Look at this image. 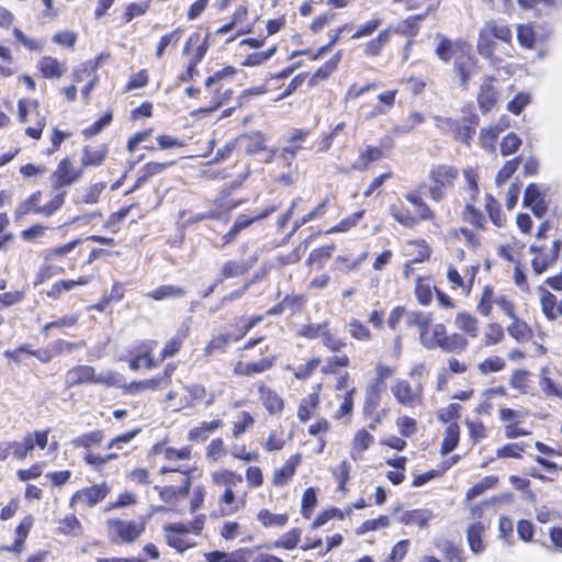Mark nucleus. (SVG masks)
Masks as SVG:
<instances>
[{
  "label": "nucleus",
  "instance_id": "nucleus-1",
  "mask_svg": "<svg viewBox=\"0 0 562 562\" xmlns=\"http://www.w3.org/2000/svg\"><path fill=\"white\" fill-rule=\"evenodd\" d=\"M211 484L222 490L217 504L222 516L234 515L246 507V493L238 495L235 487L243 482V476L228 469H217L211 472Z\"/></svg>",
  "mask_w": 562,
  "mask_h": 562
},
{
  "label": "nucleus",
  "instance_id": "nucleus-2",
  "mask_svg": "<svg viewBox=\"0 0 562 562\" xmlns=\"http://www.w3.org/2000/svg\"><path fill=\"white\" fill-rule=\"evenodd\" d=\"M495 38L509 44L512 42V31L505 23L497 21H487L479 33L476 49L479 54L496 65L497 59L494 56Z\"/></svg>",
  "mask_w": 562,
  "mask_h": 562
},
{
  "label": "nucleus",
  "instance_id": "nucleus-3",
  "mask_svg": "<svg viewBox=\"0 0 562 562\" xmlns=\"http://www.w3.org/2000/svg\"><path fill=\"white\" fill-rule=\"evenodd\" d=\"M205 515L196 516L189 524L172 522L164 526L167 543L178 552H184L194 546V542L187 536L192 532L199 535L205 524Z\"/></svg>",
  "mask_w": 562,
  "mask_h": 562
},
{
  "label": "nucleus",
  "instance_id": "nucleus-4",
  "mask_svg": "<svg viewBox=\"0 0 562 562\" xmlns=\"http://www.w3.org/2000/svg\"><path fill=\"white\" fill-rule=\"evenodd\" d=\"M191 472L192 470L189 467L181 469L162 467L160 474L179 473V485L154 486L158 491L160 499L169 505H176L184 499L191 486Z\"/></svg>",
  "mask_w": 562,
  "mask_h": 562
},
{
  "label": "nucleus",
  "instance_id": "nucleus-5",
  "mask_svg": "<svg viewBox=\"0 0 562 562\" xmlns=\"http://www.w3.org/2000/svg\"><path fill=\"white\" fill-rule=\"evenodd\" d=\"M458 173V169L452 166H434L429 171L428 183L426 184L429 196L436 202L443 200L447 190L453 187Z\"/></svg>",
  "mask_w": 562,
  "mask_h": 562
},
{
  "label": "nucleus",
  "instance_id": "nucleus-6",
  "mask_svg": "<svg viewBox=\"0 0 562 562\" xmlns=\"http://www.w3.org/2000/svg\"><path fill=\"white\" fill-rule=\"evenodd\" d=\"M109 538L115 543L134 542L145 530L143 522L109 519L106 521Z\"/></svg>",
  "mask_w": 562,
  "mask_h": 562
},
{
  "label": "nucleus",
  "instance_id": "nucleus-7",
  "mask_svg": "<svg viewBox=\"0 0 562 562\" xmlns=\"http://www.w3.org/2000/svg\"><path fill=\"white\" fill-rule=\"evenodd\" d=\"M562 248V239H555L550 247L530 246V252L533 255L531 266L536 274L543 273L549 267L553 266Z\"/></svg>",
  "mask_w": 562,
  "mask_h": 562
},
{
  "label": "nucleus",
  "instance_id": "nucleus-8",
  "mask_svg": "<svg viewBox=\"0 0 562 562\" xmlns=\"http://www.w3.org/2000/svg\"><path fill=\"white\" fill-rule=\"evenodd\" d=\"M82 172V168H76L70 159L64 158L50 175L52 186L56 190L70 187L81 178Z\"/></svg>",
  "mask_w": 562,
  "mask_h": 562
},
{
  "label": "nucleus",
  "instance_id": "nucleus-9",
  "mask_svg": "<svg viewBox=\"0 0 562 562\" xmlns=\"http://www.w3.org/2000/svg\"><path fill=\"white\" fill-rule=\"evenodd\" d=\"M110 492L106 483L92 485L77 491L70 498V507L75 508L77 505L92 507L105 498Z\"/></svg>",
  "mask_w": 562,
  "mask_h": 562
},
{
  "label": "nucleus",
  "instance_id": "nucleus-10",
  "mask_svg": "<svg viewBox=\"0 0 562 562\" xmlns=\"http://www.w3.org/2000/svg\"><path fill=\"white\" fill-rule=\"evenodd\" d=\"M477 271L479 266H471L467 267L462 274L456 267L450 266L447 270V280L451 289L460 290L462 294L468 295L473 288Z\"/></svg>",
  "mask_w": 562,
  "mask_h": 562
},
{
  "label": "nucleus",
  "instance_id": "nucleus-11",
  "mask_svg": "<svg viewBox=\"0 0 562 562\" xmlns=\"http://www.w3.org/2000/svg\"><path fill=\"white\" fill-rule=\"evenodd\" d=\"M476 58L471 54V47L454 59V71L459 76V83L463 90H468L469 81L476 74Z\"/></svg>",
  "mask_w": 562,
  "mask_h": 562
},
{
  "label": "nucleus",
  "instance_id": "nucleus-12",
  "mask_svg": "<svg viewBox=\"0 0 562 562\" xmlns=\"http://www.w3.org/2000/svg\"><path fill=\"white\" fill-rule=\"evenodd\" d=\"M522 203L525 206L530 207L537 217H542L547 213L546 195L536 183L527 187Z\"/></svg>",
  "mask_w": 562,
  "mask_h": 562
},
{
  "label": "nucleus",
  "instance_id": "nucleus-13",
  "mask_svg": "<svg viewBox=\"0 0 562 562\" xmlns=\"http://www.w3.org/2000/svg\"><path fill=\"white\" fill-rule=\"evenodd\" d=\"M396 401L407 407H414L420 402V390H414L405 380H397L391 387Z\"/></svg>",
  "mask_w": 562,
  "mask_h": 562
},
{
  "label": "nucleus",
  "instance_id": "nucleus-14",
  "mask_svg": "<svg viewBox=\"0 0 562 562\" xmlns=\"http://www.w3.org/2000/svg\"><path fill=\"white\" fill-rule=\"evenodd\" d=\"M36 67L42 76L46 79H60L67 71V66L65 63L59 61L57 58L48 55L42 56L37 60Z\"/></svg>",
  "mask_w": 562,
  "mask_h": 562
},
{
  "label": "nucleus",
  "instance_id": "nucleus-15",
  "mask_svg": "<svg viewBox=\"0 0 562 562\" xmlns=\"http://www.w3.org/2000/svg\"><path fill=\"white\" fill-rule=\"evenodd\" d=\"M498 93L494 86V78L486 77L477 93V103L482 112H490L497 103Z\"/></svg>",
  "mask_w": 562,
  "mask_h": 562
},
{
  "label": "nucleus",
  "instance_id": "nucleus-16",
  "mask_svg": "<svg viewBox=\"0 0 562 562\" xmlns=\"http://www.w3.org/2000/svg\"><path fill=\"white\" fill-rule=\"evenodd\" d=\"M470 46L463 41L452 42L445 36H440V42L436 47V55L445 63L450 61L452 57L463 54Z\"/></svg>",
  "mask_w": 562,
  "mask_h": 562
},
{
  "label": "nucleus",
  "instance_id": "nucleus-17",
  "mask_svg": "<svg viewBox=\"0 0 562 562\" xmlns=\"http://www.w3.org/2000/svg\"><path fill=\"white\" fill-rule=\"evenodd\" d=\"M488 527V520L474 521L468 527L467 539L470 550L474 554H479L485 550V544L483 543L482 535Z\"/></svg>",
  "mask_w": 562,
  "mask_h": 562
},
{
  "label": "nucleus",
  "instance_id": "nucleus-18",
  "mask_svg": "<svg viewBox=\"0 0 562 562\" xmlns=\"http://www.w3.org/2000/svg\"><path fill=\"white\" fill-rule=\"evenodd\" d=\"M209 48L207 36H203L200 33H193L188 38L184 47L183 54L190 55V59L194 60V63H200L204 55L206 54Z\"/></svg>",
  "mask_w": 562,
  "mask_h": 562
},
{
  "label": "nucleus",
  "instance_id": "nucleus-19",
  "mask_svg": "<svg viewBox=\"0 0 562 562\" xmlns=\"http://www.w3.org/2000/svg\"><path fill=\"white\" fill-rule=\"evenodd\" d=\"M276 356L262 358L256 362L238 361L234 367L236 375H254L270 370L276 363Z\"/></svg>",
  "mask_w": 562,
  "mask_h": 562
},
{
  "label": "nucleus",
  "instance_id": "nucleus-20",
  "mask_svg": "<svg viewBox=\"0 0 562 562\" xmlns=\"http://www.w3.org/2000/svg\"><path fill=\"white\" fill-rule=\"evenodd\" d=\"M259 398L270 415H280L284 408L282 397L271 387L260 384L258 387Z\"/></svg>",
  "mask_w": 562,
  "mask_h": 562
},
{
  "label": "nucleus",
  "instance_id": "nucleus-21",
  "mask_svg": "<svg viewBox=\"0 0 562 562\" xmlns=\"http://www.w3.org/2000/svg\"><path fill=\"white\" fill-rule=\"evenodd\" d=\"M447 328L442 323H437L430 325L428 330L424 333L423 337L419 339L420 344L426 349H435L442 347L446 336H447Z\"/></svg>",
  "mask_w": 562,
  "mask_h": 562
},
{
  "label": "nucleus",
  "instance_id": "nucleus-22",
  "mask_svg": "<svg viewBox=\"0 0 562 562\" xmlns=\"http://www.w3.org/2000/svg\"><path fill=\"white\" fill-rule=\"evenodd\" d=\"M300 462V454L291 456L280 469L274 471L272 483L277 486H283L286 484L288 481L294 475Z\"/></svg>",
  "mask_w": 562,
  "mask_h": 562
},
{
  "label": "nucleus",
  "instance_id": "nucleus-23",
  "mask_svg": "<svg viewBox=\"0 0 562 562\" xmlns=\"http://www.w3.org/2000/svg\"><path fill=\"white\" fill-rule=\"evenodd\" d=\"M374 442V437L366 429L358 430L352 438L350 457L357 461L362 459L363 452Z\"/></svg>",
  "mask_w": 562,
  "mask_h": 562
},
{
  "label": "nucleus",
  "instance_id": "nucleus-24",
  "mask_svg": "<svg viewBox=\"0 0 562 562\" xmlns=\"http://www.w3.org/2000/svg\"><path fill=\"white\" fill-rule=\"evenodd\" d=\"M434 515L429 509L405 510L400 516V521L404 525H417L420 528L428 527Z\"/></svg>",
  "mask_w": 562,
  "mask_h": 562
},
{
  "label": "nucleus",
  "instance_id": "nucleus-25",
  "mask_svg": "<svg viewBox=\"0 0 562 562\" xmlns=\"http://www.w3.org/2000/svg\"><path fill=\"white\" fill-rule=\"evenodd\" d=\"M94 368L90 366H78L67 372L66 383L70 386L81 383H93Z\"/></svg>",
  "mask_w": 562,
  "mask_h": 562
},
{
  "label": "nucleus",
  "instance_id": "nucleus-26",
  "mask_svg": "<svg viewBox=\"0 0 562 562\" xmlns=\"http://www.w3.org/2000/svg\"><path fill=\"white\" fill-rule=\"evenodd\" d=\"M188 333L189 325L187 324H183L180 328H178L173 337L166 342L165 347L161 350L162 360L175 356L180 350L184 339L188 336Z\"/></svg>",
  "mask_w": 562,
  "mask_h": 562
},
{
  "label": "nucleus",
  "instance_id": "nucleus-27",
  "mask_svg": "<svg viewBox=\"0 0 562 562\" xmlns=\"http://www.w3.org/2000/svg\"><path fill=\"white\" fill-rule=\"evenodd\" d=\"M454 324L458 329H460L463 335H468L472 338H476L479 335V321L475 316L461 312L458 313L454 319Z\"/></svg>",
  "mask_w": 562,
  "mask_h": 562
},
{
  "label": "nucleus",
  "instance_id": "nucleus-28",
  "mask_svg": "<svg viewBox=\"0 0 562 562\" xmlns=\"http://www.w3.org/2000/svg\"><path fill=\"white\" fill-rule=\"evenodd\" d=\"M184 389L192 400L204 401L205 406H211L215 402L216 397L222 393V390H218L217 392H207L205 386L199 383L187 385Z\"/></svg>",
  "mask_w": 562,
  "mask_h": 562
},
{
  "label": "nucleus",
  "instance_id": "nucleus-29",
  "mask_svg": "<svg viewBox=\"0 0 562 562\" xmlns=\"http://www.w3.org/2000/svg\"><path fill=\"white\" fill-rule=\"evenodd\" d=\"M469 347V340L461 333L447 334L441 350L445 352L462 353Z\"/></svg>",
  "mask_w": 562,
  "mask_h": 562
},
{
  "label": "nucleus",
  "instance_id": "nucleus-30",
  "mask_svg": "<svg viewBox=\"0 0 562 562\" xmlns=\"http://www.w3.org/2000/svg\"><path fill=\"white\" fill-rule=\"evenodd\" d=\"M221 426V419L203 422L200 426L190 429V431L188 432V439L191 441H204L207 439L210 434L218 429Z\"/></svg>",
  "mask_w": 562,
  "mask_h": 562
},
{
  "label": "nucleus",
  "instance_id": "nucleus-31",
  "mask_svg": "<svg viewBox=\"0 0 562 562\" xmlns=\"http://www.w3.org/2000/svg\"><path fill=\"white\" fill-rule=\"evenodd\" d=\"M105 188H106V182H104V181L97 182L89 187H86L80 192V194L75 200V202L77 204H79V203L95 204V203H98L100 195L104 191Z\"/></svg>",
  "mask_w": 562,
  "mask_h": 562
},
{
  "label": "nucleus",
  "instance_id": "nucleus-32",
  "mask_svg": "<svg viewBox=\"0 0 562 562\" xmlns=\"http://www.w3.org/2000/svg\"><path fill=\"white\" fill-rule=\"evenodd\" d=\"M106 154L108 149L105 146H100L98 148L85 146L81 157V165L82 167L99 166L105 159Z\"/></svg>",
  "mask_w": 562,
  "mask_h": 562
},
{
  "label": "nucleus",
  "instance_id": "nucleus-33",
  "mask_svg": "<svg viewBox=\"0 0 562 562\" xmlns=\"http://www.w3.org/2000/svg\"><path fill=\"white\" fill-rule=\"evenodd\" d=\"M26 453H31L35 447L45 449L48 445V430L33 431L22 438Z\"/></svg>",
  "mask_w": 562,
  "mask_h": 562
},
{
  "label": "nucleus",
  "instance_id": "nucleus-34",
  "mask_svg": "<svg viewBox=\"0 0 562 562\" xmlns=\"http://www.w3.org/2000/svg\"><path fill=\"white\" fill-rule=\"evenodd\" d=\"M319 403V396L317 393H312L304 397L297 408V418L305 423L313 415Z\"/></svg>",
  "mask_w": 562,
  "mask_h": 562
},
{
  "label": "nucleus",
  "instance_id": "nucleus-35",
  "mask_svg": "<svg viewBox=\"0 0 562 562\" xmlns=\"http://www.w3.org/2000/svg\"><path fill=\"white\" fill-rule=\"evenodd\" d=\"M507 127V123L498 122L497 124L483 128L480 135V142L484 148L493 149L498 135Z\"/></svg>",
  "mask_w": 562,
  "mask_h": 562
},
{
  "label": "nucleus",
  "instance_id": "nucleus-36",
  "mask_svg": "<svg viewBox=\"0 0 562 562\" xmlns=\"http://www.w3.org/2000/svg\"><path fill=\"white\" fill-rule=\"evenodd\" d=\"M529 371L525 369H516L512 372L508 383L512 389L518 391L520 394H527L530 387Z\"/></svg>",
  "mask_w": 562,
  "mask_h": 562
},
{
  "label": "nucleus",
  "instance_id": "nucleus-37",
  "mask_svg": "<svg viewBox=\"0 0 562 562\" xmlns=\"http://www.w3.org/2000/svg\"><path fill=\"white\" fill-rule=\"evenodd\" d=\"M539 386L547 397H558L562 400V387L548 376V369L540 371Z\"/></svg>",
  "mask_w": 562,
  "mask_h": 562
},
{
  "label": "nucleus",
  "instance_id": "nucleus-38",
  "mask_svg": "<svg viewBox=\"0 0 562 562\" xmlns=\"http://www.w3.org/2000/svg\"><path fill=\"white\" fill-rule=\"evenodd\" d=\"M104 439L102 430H94L82 434L71 440V446L75 448H90L93 445L100 446Z\"/></svg>",
  "mask_w": 562,
  "mask_h": 562
},
{
  "label": "nucleus",
  "instance_id": "nucleus-39",
  "mask_svg": "<svg viewBox=\"0 0 562 562\" xmlns=\"http://www.w3.org/2000/svg\"><path fill=\"white\" fill-rule=\"evenodd\" d=\"M434 289H435V286L431 285V283L428 279L418 277L416 279V283H415V294H416L417 301L422 305H425V306L429 305L430 302L432 301V290Z\"/></svg>",
  "mask_w": 562,
  "mask_h": 562
},
{
  "label": "nucleus",
  "instance_id": "nucleus-40",
  "mask_svg": "<svg viewBox=\"0 0 562 562\" xmlns=\"http://www.w3.org/2000/svg\"><path fill=\"white\" fill-rule=\"evenodd\" d=\"M249 270V266L243 260H228L222 267L220 274L223 279L243 276Z\"/></svg>",
  "mask_w": 562,
  "mask_h": 562
},
{
  "label": "nucleus",
  "instance_id": "nucleus-41",
  "mask_svg": "<svg viewBox=\"0 0 562 562\" xmlns=\"http://www.w3.org/2000/svg\"><path fill=\"white\" fill-rule=\"evenodd\" d=\"M506 368V361L499 356H490L477 364L480 373L487 375L501 372Z\"/></svg>",
  "mask_w": 562,
  "mask_h": 562
},
{
  "label": "nucleus",
  "instance_id": "nucleus-42",
  "mask_svg": "<svg viewBox=\"0 0 562 562\" xmlns=\"http://www.w3.org/2000/svg\"><path fill=\"white\" fill-rule=\"evenodd\" d=\"M66 192H50V200L44 204L42 207L34 209V213H40L45 216L53 215L56 211H58L64 202H65Z\"/></svg>",
  "mask_w": 562,
  "mask_h": 562
},
{
  "label": "nucleus",
  "instance_id": "nucleus-43",
  "mask_svg": "<svg viewBox=\"0 0 562 562\" xmlns=\"http://www.w3.org/2000/svg\"><path fill=\"white\" fill-rule=\"evenodd\" d=\"M459 438V426L454 423L450 424L446 429V435L440 449L441 453L448 454L449 452H451L458 446Z\"/></svg>",
  "mask_w": 562,
  "mask_h": 562
},
{
  "label": "nucleus",
  "instance_id": "nucleus-44",
  "mask_svg": "<svg viewBox=\"0 0 562 562\" xmlns=\"http://www.w3.org/2000/svg\"><path fill=\"white\" fill-rule=\"evenodd\" d=\"M240 139L246 143L245 150L249 155L257 154L265 149L266 137L260 132L245 135L240 137Z\"/></svg>",
  "mask_w": 562,
  "mask_h": 562
},
{
  "label": "nucleus",
  "instance_id": "nucleus-45",
  "mask_svg": "<svg viewBox=\"0 0 562 562\" xmlns=\"http://www.w3.org/2000/svg\"><path fill=\"white\" fill-rule=\"evenodd\" d=\"M186 294L184 289L176 285H161L147 295L154 300L160 301L170 297H181Z\"/></svg>",
  "mask_w": 562,
  "mask_h": 562
},
{
  "label": "nucleus",
  "instance_id": "nucleus-46",
  "mask_svg": "<svg viewBox=\"0 0 562 562\" xmlns=\"http://www.w3.org/2000/svg\"><path fill=\"white\" fill-rule=\"evenodd\" d=\"M257 519L265 527L279 526L282 527L288 521V515L285 514H272L268 509H260L257 514Z\"/></svg>",
  "mask_w": 562,
  "mask_h": 562
},
{
  "label": "nucleus",
  "instance_id": "nucleus-47",
  "mask_svg": "<svg viewBox=\"0 0 562 562\" xmlns=\"http://www.w3.org/2000/svg\"><path fill=\"white\" fill-rule=\"evenodd\" d=\"M81 239H74L65 245L47 249L44 252L45 260H57L69 255L79 244Z\"/></svg>",
  "mask_w": 562,
  "mask_h": 562
},
{
  "label": "nucleus",
  "instance_id": "nucleus-48",
  "mask_svg": "<svg viewBox=\"0 0 562 562\" xmlns=\"http://www.w3.org/2000/svg\"><path fill=\"white\" fill-rule=\"evenodd\" d=\"M59 531L64 535L77 537L81 535V524L75 515L66 516L58 520Z\"/></svg>",
  "mask_w": 562,
  "mask_h": 562
},
{
  "label": "nucleus",
  "instance_id": "nucleus-49",
  "mask_svg": "<svg viewBox=\"0 0 562 562\" xmlns=\"http://www.w3.org/2000/svg\"><path fill=\"white\" fill-rule=\"evenodd\" d=\"M255 424V418L248 412H241L233 423L232 434L234 438L240 437L247 430H249Z\"/></svg>",
  "mask_w": 562,
  "mask_h": 562
},
{
  "label": "nucleus",
  "instance_id": "nucleus-50",
  "mask_svg": "<svg viewBox=\"0 0 562 562\" xmlns=\"http://www.w3.org/2000/svg\"><path fill=\"white\" fill-rule=\"evenodd\" d=\"M301 539V530L299 528H293L290 531L285 532L273 543V548H282L286 550L294 549Z\"/></svg>",
  "mask_w": 562,
  "mask_h": 562
},
{
  "label": "nucleus",
  "instance_id": "nucleus-51",
  "mask_svg": "<svg viewBox=\"0 0 562 562\" xmlns=\"http://www.w3.org/2000/svg\"><path fill=\"white\" fill-rule=\"evenodd\" d=\"M510 319L512 324L507 327L508 334L518 341L528 339L530 334L528 325L525 322L517 318L516 315Z\"/></svg>",
  "mask_w": 562,
  "mask_h": 562
},
{
  "label": "nucleus",
  "instance_id": "nucleus-52",
  "mask_svg": "<svg viewBox=\"0 0 562 562\" xmlns=\"http://www.w3.org/2000/svg\"><path fill=\"white\" fill-rule=\"evenodd\" d=\"M341 59V52H337L328 61H326L321 68H318L313 77L312 81L324 80L327 78L336 68Z\"/></svg>",
  "mask_w": 562,
  "mask_h": 562
},
{
  "label": "nucleus",
  "instance_id": "nucleus-53",
  "mask_svg": "<svg viewBox=\"0 0 562 562\" xmlns=\"http://www.w3.org/2000/svg\"><path fill=\"white\" fill-rule=\"evenodd\" d=\"M348 331L357 340L368 341L372 338L369 327L356 318L348 323Z\"/></svg>",
  "mask_w": 562,
  "mask_h": 562
},
{
  "label": "nucleus",
  "instance_id": "nucleus-54",
  "mask_svg": "<svg viewBox=\"0 0 562 562\" xmlns=\"http://www.w3.org/2000/svg\"><path fill=\"white\" fill-rule=\"evenodd\" d=\"M226 453L224 441L221 438L211 440L205 450L206 459L212 462L223 459Z\"/></svg>",
  "mask_w": 562,
  "mask_h": 562
},
{
  "label": "nucleus",
  "instance_id": "nucleus-55",
  "mask_svg": "<svg viewBox=\"0 0 562 562\" xmlns=\"http://www.w3.org/2000/svg\"><path fill=\"white\" fill-rule=\"evenodd\" d=\"M493 304H495V297L493 295V290L491 286L485 285L476 310L481 315L487 317V316H490V314L492 312Z\"/></svg>",
  "mask_w": 562,
  "mask_h": 562
},
{
  "label": "nucleus",
  "instance_id": "nucleus-56",
  "mask_svg": "<svg viewBox=\"0 0 562 562\" xmlns=\"http://www.w3.org/2000/svg\"><path fill=\"white\" fill-rule=\"evenodd\" d=\"M363 213V211H358L351 214L350 216L340 221L337 225L326 231V234L348 232L358 224V222L362 218Z\"/></svg>",
  "mask_w": 562,
  "mask_h": 562
},
{
  "label": "nucleus",
  "instance_id": "nucleus-57",
  "mask_svg": "<svg viewBox=\"0 0 562 562\" xmlns=\"http://www.w3.org/2000/svg\"><path fill=\"white\" fill-rule=\"evenodd\" d=\"M390 40V31L384 30L379 33V35L371 40L364 48V53L369 56H376L383 46L389 42Z\"/></svg>",
  "mask_w": 562,
  "mask_h": 562
},
{
  "label": "nucleus",
  "instance_id": "nucleus-58",
  "mask_svg": "<svg viewBox=\"0 0 562 562\" xmlns=\"http://www.w3.org/2000/svg\"><path fill=\"white\" fill-rule=\"evenodd\" d=\"M285 445L284 432L282 429H274L270 431L267 440L263 443V448L268 452L279 451Z\"/></svg>",
  "mask_w": 562,
  "mask_h": 562
},
{
  "label": "nucleus",
  "instance_id": "nucleus-59",
  "mask_svg": "<svg viewBox=\"0 0 562 562\" xmlns=\"http://www.w3.org/2000/svg\"><path fill=\"white\" fill-rule=\"evenodd\" d=\"M390 526V518L387 516H380L374 519H368L361 524L358 528L357 533L363 535L368 531H374L379 529H384Z\"/></svg>",
  "mask_w": 562,
  "mask_h": 562
},
{
  "label": "nucleus",
  "instance_id": "nucleus-60",
  "mask_svg": "<svg viewBox=\"0 0 562 562\" xmlns=\"http://www.w3.org/2000/svg\"><path fill=\"white\" fill-rule=\"evenodd\" d=\"M231 340L232 336L229 334H221L213 337L204 349L205 356H211L216 351H224Z\"/></svg>",
  "mask_w": 562,
  "mask_h": 562
},
{
  "label": "nucleus",
  "instance_id": "nucleus-61",
  "mask_svg": "<svg viewBox=\"0 0 562 562\" xmlns=\"http://www.w3.org/2000/svg\"><path fill=\"white\" fill-rule=\"evenodd\" d=\"M504 338V331L501 325L492 323L487 326L484 333V346H494L501 342Z\"/></svg>",
  "mask_w": 562,
  "mask_h": 562
},
{
  "label": "nucleus",
  "instance_id": "nucleus-62",
  "mask_svg": "<svg viewBox=\"0 0 562 562\" xmlns=\"http://www.w3.org/2000/svg\"><path fill=\"white\" fill-rule=\"evenodd\" d=\"M517 40L526 48H531L535 44V32L530 24H519L517 26Z\"/></svg>",
  "mask_w": 562,
  "mask_h": 562
},
{
  "label": "nucleus",
  "instance_id": "nucleus-63",
  "mask_svg": "<svg viewBox=\"0 0 562 562\" xmlns=\"http://www.w3.org/2000/svg\"><path fill=\"white\" fill-rule=\"evenodd\" d=\"M322 342L325 347H327L330 351H339L341 348L346 346L344 339L339 338L337 335L330 333L328 325L326 326L323 335Z\"/></svg>",
  "mask_w": 562,
  "mask_h": 562
},
{
  "label": "nucleus",
  "instance_id": "nucleus-64",
  "mask_svg": "<svg viewBox=\"0 0 562 562\" xmlns=\"http://www.w3.org/2000/svg\"><path fill=\"white\" fill-rule=\"evenodd\" d=\"M390 213L394 220L406 227H414L417 224V220L413 217L407 210L392 205L390 207Z\"/></svg>",
  "mask_w": 562,
  "mask_h": 562
}]
</instances>
